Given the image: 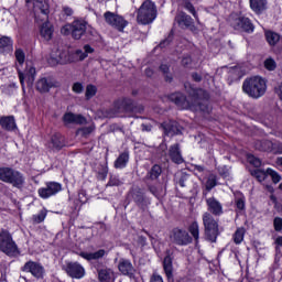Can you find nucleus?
<instances>
[{"label":"nucleus","mask_w":282,"mask_h":282,"mask_svg":"<svg viewBox=\"0 0 282 282\" xmlns=\"http://www.w3.org/2000/svg\"><path fill=\"white\" fill-rule=\"evenodd\" d=\"M118 270L123 274V276H129V279H133L135 276V267H133V263L128 259L121 258L119 260Z\"/></svg>","instance_id":"nucleus-16"},{"label":"nucleus","mask_w":282,"mask_h":282,"mask_svg":"<svg viewBox=\"0 0 282 282\" xmlns=\"http://www.w3.org/2000/svg\"><path fill=\"white\" fill-rule=\"evenodd\" d=\"M169 158L174 164H182L184 162V158H182V152L180 151V145L177 143L170 147Z\"/></svg>","instance_id":"nucleus-22"},{"label":"nucleus","mask_w":282,"mask_h":282,"mask_svg":"<svg viewBox=\"0 0 282 282\" xmlns=\"http://www.w3.org/2000/svg\"><path fill=\"white\" fill-rule=\"evenodd\" d=\"M158 19V7L151 0H145L137 11V23L150 25Z\"/></svg>","instance_id":"nucleus-3"},{"label":"nucleus","mask_w":282,"mask_h":282,"mask_svg":"<svg viewBox=\"0 0 282 282\" xmlns=\"http://www.w3.org/2000/svg\"><path fill=\"white\" fill-rule=\"evenodd\" d=\"M175 21L181 25V28H191V25H193V18L184 12H180L175 17Z\"/></svg>","instance_id":"nucleus-28"},{"label":"nucleus","mask_w":282,"mask_h":282,"mask_svg":"<svg viewBox=\"0 0 282 282\" xmlns=\"http://www.w3.org/2000/svg\"><path fill=\"white\" fill-rule=\"evenodd\" d=\"M35 87L40 94H47V91L54 87V84L52 80L43 77L36 82Z\"/></svg>","instance_id":"nucleus-25"},{"label":"nucleus","mask_w":282,"mask_h":282,"mask_svg":"<svg viewBox=\"0 0 282 282\" xmlns=\"http://www.w3.org/2000/svg\"><path fill=\"white\" fill-rule=\"evenodd\" d=\"M188 232L192 235L196 243H199V224L194 221L188 227Z\"/></svg>","instance_id":"nucleus-37"},{"label":"nucleus","mask_w":282,"mask_h":282,"mask_svg":"<svg viewBox=\"0 0 282 282\" xmlns=\"http://www.w3.org/2000/svg\"><path fill=\"white\" fill-rule=\"evenodd\" d=\"M0 126L4 131H14V129H17V122L12 116L1 117Z\"/></svg>","instance_id":"nucleus-27"},{"label":"nucleus","mask_w":282,"mask_h":282,"mask_svg":"<svg viewBox=\"0 0 282 282\" xmlns=\"http://www.w3.org/2000/svg\"><path fill=\"white\" fill-rule=\"evenodd\" d=\"M268 86L265 85V79L260 76H253L246 78L242 83V91L249 96V98H261L264 96Z\"/></svg>","instance_id":"nucleus-2"},{"label":"nucleus","mask_w":282,"mask_h":282,"mask_svg":"<svg viewBox=\"0 0 282 282\" xmlns=\"http://www.w3.org/2000/svg\"><path fill=\"white\" fill-rule=\"evenodd\" d=\"M265 41L271 46L274 47L279 41H281V35L274 31H265L264 32Z\"/></svg>","instance_id":"nucleus-32"},{"label":"nucleus","mask_w":282,"mask_h":282,"mask_svg":"<svg viewBox=\"0 0 282 282\" xmlns=\"http://www.w3.org/2000/svg\"><path fill=\"white\" fill-rule=\"evenodd\" d=\"M217 186V176L215 174H210L205 183L206 191H213Z\"/></svg>","instance_id":"nucleus-39"},{"label":"nucleus","mask_w":282,"mask_h":282,"mask_svg":"<svg viewBox=\"0 0 282 282\" xmlns=\"http://www.w3.org/2000/svg\"><path fill=\"white\" fill-rule=\"evenodd\" d=\"M94 129H96V127L94 126L84 127L82 129H78L77 133L78 135H84V138H87V135H90V133H94Z\"/></svg>","instance_id":"nucleus-46"},{"label":"nucleus","mask_w":282,"mask_h":282,"mask_svg":"<svg viewBox=\"0 0 282 282\" xmlns=\"http://www.w3.org/2000/svg\"><path fill=\"white\" fill-rule=\"evenodd\" d=\"M128 162H129V151H124L115 161V169H124Z\"/></svg>","instance_id":"nucleus-34"},{"label":"nucleus","mask_w":282,"mask_h":282,"mask_svg":"<svg viewBox=\"0 0 282 282\" xmlns=\"http://www.w3.org/2000/svg\"><path fill=\"white\" fill-rule=\"evenodd\" d=\"M63 191V185L58 182H47L44 187L37 191L40 197L42 199H50V197H54V195H58Z\"/></svg>","instance_id":"nucleus-11"},{"label":"nucleus","mask_w":282,"mask_h":282,"mask_svg":"<svg viewBox=\"0 0 282 282\" xmlns=\"http://www.w3.org/2000/svg\"><path fill=\"white\" fill-rule=\"evenodd\" d=\"M273 226H274V230L276 232H281L282 230V218L281 217H275L273 220Z\"/></svg>","instance_id":"nucleus-56"},{"label":"nucleus","mask_w":282,"mask_h":282,"mask_svg":"<svg viewBox=\"0 0 282 282\" xmlns=\"http://www.w3.org/2000/svg\"><path fill=\"white\" fill-rule=\"evenodd\" d=\"M0 252L8 257H18L19 254V246L12 239V234L6 229L0 231Z\"/></svg>","instance_id":"nucleus-5"},{"label":"nucleus","mask_w":282,"mask_h":282,"mask_svg":"<svg viewBox=\"0 0 282 282\" xmlns=\"http://www.w3.org/2000/svg\"><path fill=\"white\" fill-rule=\"evenodd\" d=\"M150 282H164V280H163L160 275L153 274V275L151 276Z\"/></svg>","instance_id":"nucleus-61"},{"label":"nucleus","mask_w":282,"mask_h":282,"mask_svg":"<svg viewBox=\"0 0 282 282\" xmlns=\"http://www.w3.org/2000/svg\"><path fill=\"white\" fill-rule=\"evenodd\" d=\"M274 243H275V250H279V248L282 247V236H279V237L275 239Z\"/></svg>","instance_id":"nucleus-62"},{"label":"nucleus","mask_w":282,"mask_h":282,"mask_svg":"<svg viewBox=\"0 0 282 282\" xmlns=\"http://www.w3.org/2000/svg\"><path fill=\"white\" fill-rule=\"evenodd\" d=\"M12 50V39L9 36L0 37V54H10Z\"/></svg>","instance_id":"nucleus-31"},{"label":"nucleus","mask_w":282,"mask_h":282,"mask_svg":"<svg viewBox=\"0 0 282 282\" xmlns=\"http://www.w3.org/2000/svg\"><path fill=\"white\" fill-rule=\"evenodd\" d=\"M63 12L66 17H72V14H74V10L69 7H63Z\"/></svg>","instance_id":"nucleus-60"},{"label":"nucleus","mask_w":282,"mask_h":282,"mask_svg":"<svg viewBox=\"0 0 282 282\" xmlns=\"http://www.w3.org/2000/svg\"><path fill=\"white\" fill-rule=\"evenodd\" d=\"M159 69L163 74L165 83H173V74L171 73V66H169L167 64H161Z\"/></svg>","instance_id":"nucleus-35"},{"label":"nucleus","mask_w":282,"mask_h":282,"mask_svg":"<svg viewBox=\"0 0 282 282\" xmlns=\"http://www.w3.org/2000/svg\"><path fill=\"white\" fill-rule=\"evenodd\" d=\"M229 23L234 30H238L239 32H246L247 34H252V32H254V24H252V21L242 14L231 13Z\"/></svg>","instance_id":"nucleus-7"},{"label":"nucleus","mask_w":282,"mask_h":282,"mask_svg":"<svg viewBox=\"0 0 282 282\" xmlns=\"http://www.w3.org/2000/svg\"><path fill=\"white\" fill-rule=\"evenodd\" d=\"M267 173H268V175H270L273 184H279V182H281V175H279V173H276V171H274L272 169H267Z\"/></svg>","instance_id":"nucleus-48"},{"label":"nucleus","mask_w":282,"mask_h":282,"mask_svg":"<svg viewBox=\"0 0 282 282\" xmlns=\"http://www.w3.org/2000/svg\"><path fill=\"white\" fill-rule=\"evenodd\" d=\"M45 217H47V212L43 209L39 214L34 215L32 219L34 224H43V221H45Z\"/></svg>","instance_id":"nucleus-42"},{"label":"nucleus","mask_w":282,"mask_h":282,"mask_svg":"<svg viewBox=\"0 0 282 282\" xmlns=\"http://www.w3.org/2000/svg\"><path fill=\"white\" fill-rule=\"evenodd\" d=\"M184 8H185V10H187V12H191V14H193V17L196 19V21L199 19L197 17V11L195 10V7L193 6V3H191V1H185Z\"/></svg>","instance_id":"nucleus-49"},{"label":"nucleus","mask_w":282,"mask_h":282,"mask_svg":"<svg viewBox=\"0 0 282 282\" xmlns=\"http://www.w3.org/2000/svg\"><path fill=\"white\" fill-rule=\"evenodd\" d=\"M264 67L269 72H274L276 69V62L272 57H269L264 61Z\"/></svg>","instance_id":"nucleus-47"},{"label":"nucleus","mask_w":282,"mask_h":282,"mask_svg":"<svg viewBox=\"0 0 282 282\" xmlns=\"http://www.w3.org/2000/svg\"><path fill=\"white\" fill-rule=\"evenodd\" d=\"M18 74L22 91L25 94V78L29 87H32V85H34V78L36 76V68H34V66H29L25 70V74H23V72L21 70H18Z\"/></svg>","instance_id":"nucleus-15"},{"label":"nucleus","mask_w":282,"mask_h":282,"mask_svg":"<svg viewBox=\"0 0 282 282\" xmlns=\"http://www.w3.org/2000/svg\"><path fill=\"white\" fill-rule=\"evenodd\" d=\"M243 235H246V229L238 228L234 235L235 243L237 245L241 243V241H243Z\"/></svg>","instance_id":"nucleus-41"},{"label":"nucleus","mask_w":282,"mask_h":282,"mask_svg":"<svg viewBox=\"0 0 282 282\" xmlns=\"http://www.w3.org/2000/svg\"><path fill=\"white\" fill-rule=\"evenodd\" d=\"M97 274L99 282H111L116 279V273L109 268L97 269Z\"/></svg>","instance_id":"nucleus-23"},{"label":"nucleus","mask_w":282,"mask_h":282,"mask_svg":"<svg viewBox=\"0 0 282 282\" xmlns=\"http://www.w3.org/2000/svg\"><path fill=\"white\" fill-rule=\"evenodd\" d=\"M0 181L12 184L15 188H23L25 184L23 174L12 167H0Z\"/></svg>","instance_id":"nucleus-4"},{"label":"nucleus","mask_w":282,"mask_h":282,"mask_svg":"<svg viewBox=\"0 0 282 282\" xmlns=\"http://www.w3.org/2000/svg\"><path fill=\"white\" fill-rule=\"evenodd\" d=\"M257 149H259L260 151H270V149H272V142L259 141Z\"/></svg>","instance_id":"nucleus-50"},{"label":"nucleus","mask_w":282,"mask_h":282,"mask_svg":"<svg viewBox=\"0 0 282 282\" xmlns=\"http://www.w3.org/2000/svg\"><path fill=\"white\" fill-rule=\"evenodd\" d=\"M22 272H29L34 279H43L45 276V268L41 262L28 261L22 268Z\"/></svg>","instance_id":"nucleus-12"},{"label":"nucleus","mask_w":282,"mask_h":282,"mask_svg":"<svg viewBox=\"0 0 282 282\" xmlns=\"http://www.w3.org/2000/svg\"><path fill=\"white\" fill-rule=\"evenodd\" d=\"M275 94L279 96L280 100H282V83L275 88Z\"/></svg>","instance_id":"nucleus-64"},{"label":"nucleus","mask_w":282,"mask_h":282,"mask_svg":"<svg viewBox=\"0 0 282 282\" xmlns=\"http://www.w3.org/2000/svg\"><path fill=\"white\" fill-rule=\"evenodd\" d=\"M186 98L182 93H173L169 100L174 102L178 109H191V111H208V93L202 88H191Z\"/></svg>","instance_id":"nucleus-1"},{"label":"nucleus","mask_w":282,"mask_h":282,"mask_svg":"<svg viewBox=\"0 0 282 282\" xmlns=\"http://www.w3.org/2000/svg\"><path fill=\"white\" fill-rule=\"evenodd\" d=\"M61 34H64V36H69V34L73 35V24H66L61 29Z\"/></svg>","instance_id":"nucleus-54"},{"label":"nucleus","mask_w":282,"mask_h":282,"mask_svg":"<svg viewBox=\"0 0 282 282\" xmlns=\"http://www.w3.org/2000/svg\"><path fill=\"white\" fill-rule=\"evenodd\" d=\"M206 204L209 214L214 215L215 217H220V215H224V206L221 203H219V200H217V198H206Z\"/></svg>","instance_id":"nucleus-19"},{"label":"nucleus","mask_w":282,"mask_h":282,"mask_svg":"<svg viewBox=\"0 0 282 282\" xmlns=\"http://www.w3.org/2000/svg\"><path fill=\"white\" fill-rule=\"evenodd\" d=\"M236 207L238 210H243L246 208V197L240 196L236 198Z\"/></svg>","instance_id":"nucleus-53"},{"label":"nucleus","mask_w":282,"mask_h":282,"mask_svg":"<svg viewBox=\"0 0 282 282\" xmlns=\"http://www.w3.org/2000/svg\"><path fill=\"white\" fill-rule=\"evenodd\" d=\"M105 254H107V251H105V249H99L96 252H79V257L86 259V261H98V259H102Z\"/></svg>","instance_id":"nucleus-26"},{"label":"nucleus","mask_w":282,"mask_h":282,"mask_svg":"<svg viewBox=\"0 0 282 282\" xmlns=\"http://www.w3.org/2000/svg\"><path fill=\"white\" fill-rule=\"evenodd\" d=\"M250 1V8L256 12V14H261L264 10L268 8V1L267 0H249Z\"/></svg>","instance_id":"nucleus-29"},{"label":"nucleus","mask_w":282,"mask_h":282,"mask_svg":"<svg viewBox=\"0 0 282 282\" xmlns=\"http://www.w3.org/2000/svg\"><path fill=\"white\" fill-rule=\"evenodd\" d=\"M73 24V39L75 41H80L85 34H87V23L83 20H75Z\"/></svg>","instance_id":"nucleus-17"},{"label":"nucleus","mask_w":282,"mask_h":282,"mask_svg":"<svg viewBox=\"0 0 282 282\" xmlns=\"http://www.w3.org/2000/svg\"><path fill=\"white\" fill-rule=\"evenodd\" d=\"M178 184H180V186H182V188H184L186 186H193V176H191L188 174H182L178 180Z\"/></svg>","instance_id":"nucleus-38"},{"label":"nucleus","mask_w":282,"mask_h":282,"mask_svg":"<svg viewBox=\"0 0 282 282\" xmlns=\"http://www.w3.org/2000/svg\"><path fill=\"white\" fill-rule=\"evenodd\" d=\"M165 129L169 131V133H172V135H180L183 128L177 121H171Z\"/></svg>","instance_id":"nucleus-36"},{"label":"nucleus","mask_w":282,"mask_h":282,"mask_svg":"<svg viewBox=\"0 0 282 282\" xmlns=\"http://www.w3.org/2000/svg\"><path fill=\"white\" fill-rule=\"evenodd\" d=\"M109 173V170L105 165H99L97 170V178L98 180H107V174Z\"/></svg>","instance_id":"nucleus-40"},{"label":"nucleus","mask_w":282,"mask_h":282,"mask_svg":"<svg viewBox=\"0 0 282 282\" xmlns=\"http://www.w3.org/2000/svg\"><path fill=\"white\" fill-rule=\"evenodd\" d=\"M163 268L166 274L167 281L173 282V259L171 256H166L163 260Z\"/></svg>","instance_id":"nucleus-30"},{"label":"nucleus","mask_w":282,"mask_h":282,"mask_svg":"<svg viewBox=\"0 0 282 282\" xmlns=\"http://www.w3.org/2000/svg\"><path fill=\"white\" fill-rule=\"evenodd\" d=\"M26 3H32V0H26ZM33 11L35 21H47L50 3H47V0H33Z\"/></svg>","instance_id":"nucleus-8"},{"label":"nucleus","mask_w":282,"mask_h":282,"mask_svg":"<svg viewBox=\"0 0 282 282\" xmlns=\"http://www.w3.org/2000/svg\"><path fill=\"white\" fill-rule=\"evenodd\" d=\"M249 164H252L256 166V169H259L261 166V160L259 158H256L254 155L248 156Z\"/></svg>","instance_id":"nucleus-55"},{"label":"nucleus","mask_w":282,"mask_h":282,"mask_svg":"<svg viewBox=\"0 0 282 282\" xmlns=\"http://www.w3.org/2000/svg\"><path fill=\"white\" fill-rule=\"evenodd\" d=\"M128 195L141 210H147V208H149L150 203L147 197H144V193L140 187H132Z\"/></svg>","instance_id":"nucleus-13"},{"label":"nucleus","mask_w":282,"mask_h":282,"mask_svg":"<svg viewBox=\"0 0 282 282\" xmlns=\"http://www.w3.org/2000/svg\"><path fill=\"white\" fill-rule=\"evenodd\" d=\"M172 41H173V35H169L167 39L163 40L160 43V47H166V45H171Z\"/></svg>","instance_id":"nucleus-59"},{"label":"nucleus","mask_w":282,"mask_h":282,"mask_svg":"<svg viewBox=\"0 0 282 282\" xmlns=\"http://www.w3.org/2000/svg\"><path fill=\"white\" fill-rule=\"evenodd\" d=\"M94 53V48L89 45L86 44L83 50H77L75 51V58L76 61H85L87 58L88 54Z\"/></svg>","instance_id":"nucleus-33"},{"label":"nucleus","mask_w":282,"mask_h":282,"mask_svg":"<svg viewBox=\"0 0 282 282\" xmlns=\"http://www.w3.org/2000/svg\"><path fill=\"white\" fill-rule=\"evenodd\" d=\"M97 91H98V88H96V86H94V85H88V86L86 87V94H85L86 99H87V100H90V98H94V96L97 94Z\"/></svg>","instance_id":"nucleus-45"},{"label":"nucleus","mask_w":282,"mask_h":282,"mask_svg":"<svg viewBox=\"0 0 282 282\" xmlns=\"http://www.w3.org/2000/svg\"><path fill=\"white\" fill-rule=\"evenodd\" d=\"M203 225L206 239L215 243L219 237V223L213 217V214L206 212L203 214Z\"/></svg>","instance_id":"nucleus-6"},{"label":"nucleus","mask_w":282,"mask_h":282,"mask_svg":"<svg viewBox=\"0 0 282 282\" xmlns=\"http://www.w3.org/2000/svg\"><path fill=\"white\" fill-rule=\"evenodd\" d=\"M105 21L108 23V25H111L112 28H116L119 30V32H122L124 28H127V20L122 18V15H118L113 12L107 11L105 14Z\"/></svg>","instance_id":"nucleus-14"},{"label":"nucleus","mask_w":282,"mask_h":282,"mask_svg":"<svg viewBox=\"0 0 282 282\" xmlns=\"http://www.w3.org/2000/svg\"><path fill=\"white\" fill-rule=\"evenodd\" d=\"M170 239L172 243H175L176 246H188L193 243V237H191L188 231L178 227L172 229Z\"/></svg>","instance_id":"nucleus-10"},{"label":"nucleus","mask_w":282,"mask_h":282,"mask_svg":"<svg viewBox=\"0 0 282 282\" xmlns=\"http://www.w3.org/2000/svg\"><path fill=\"white\" fill-rule=\"evenodd\" d=\"M66 273L68 276H72V279H83V276H85V268L78 262H68Z\"/></svg>","instance_id":"nucleus-18"},{"label":"nucleus","mask_w":282,"mask_h":282,"mask_svg":"<svg viewBox=\"0 0 282 282\" xmlns=\"http://www.w3.org/2000/svg\"><path fill=\"white\" fill-rule=\"evenodd\" d=\"M15 58L19 65H23L25 63V53L23 52V50L21 48L15 50Z\"/></svg>","instance_id":"nucleus-51"},{"label":"nucleus","mask_w":282,"mask_h":282,"mask_svg":"<svg viewBox=\"0 0 282 282\" xmlns=\"http://www.w3.org/2000/svg\"><path fill=\"white\" fill-rule=\"evenodd\" d=\"M65 124H86L87 119L83 115H75L74 112H66L63 116Z\"/></svg>","instance_id":"nucleus-20"},{"label":"nucleus","mask_w":282,"mask_h":282,"mask_svg":"<svg viewBox=\"0 0 282 282\" xmlns=\"http://www.w3.org/2000/svg\"><path fill=\"white\" fill-rule=\"evenodd\" d=\"M253 175L258 180V182H265V178L268 177V170H256L253 172Z\"/></svg>","instance_id":"nucleus-44"},{"label":"nucleus","mask_w":282,"mask_h":282,"mask_svg":"<svg viewBox=\"0 0 282 282\" xmlns=\"http://www.w3.org/2000/svg\"><path fill=\"white\" fill-rule=\"evenodd\" d=\"M40 35L44 41H52V36H54V25L50 22H44L40 28Z\"/></svg>","instance_id":"nucleus-24"},{"label":"nucleus","mask_w":282,"mask_h":282,"mask_svg":"<svg viewBox=\"0 0 282 282\" xmlns=\"http://www.w3.org/2000/svg\"><path fill=\"white\" fill-rule=\"evenodd\" d=\"M192 78L193 80H195V83H202V75H199L198 73H193Z\"/></svg>","instance_id":"nucleus-63"},{"label":"nucleus","mask_w":282,"mask_h":282,"mask_svg":"<svg viewBox=\"0 0 282 282\" xmlns=\"http://www.w3.org/2000/svg\"><path fill=\"white\" fill-rule=\"evenodd\" d=\"M83 84H80V83H75L74 85H73V91L75 93V94H83Z\"/></svg>","instance_id":"nucleus-58"},{"label":"nucleus","mask_w":282,"mask_h":282,"mask_svg":"<svg viewBox=\"0 0 282 282\" xmlns=\"http://www.w3.org/2000/svg\"><path fill=\"white\" fill-rule=\"evenodd\" d=\"M123 111H131L133 109V101L131 99H123L120 102Z\"/></svg>","instance_id":"nucleus-52"},{"label":"nucleus","mask_w":282,"mask_h":282,"mask_svg":"<svg viewBox=\"0 0 282 282\" xmlns=\"http://www.w3.org/2000/svg\"><path fill=\"white\" fill-rule=\"evenodd\" d=\"M65 147V137L61 133H55L52 135L51 141L48 142V149L52 151H61Z\"/></svg>","instance_id":"nucleus-21"},{"label":"nucleus","mask_w":282,"mask_h":282,"mask_svg":"<svg viewBox=\"0 0 282 282\" xmlns=\"http://www.w3.org/2000/svg\"><path fill=\"white\" fill-rule=\"evenodd\" d=\"M107 186H122V181L116 176H111Z\"/></svg>","instance_id":"nucleus-57"},{"label":"nucleus","mask_w":282,"mask_h":282,"mask_svg":"<svg viewBox=\"0 0 282 282\" xmlns=\"http://www.w3.org/2000/svg\"><path fill=\"white\" fill-rule=\"evenodd\" d=\"M51 61L53 65H67V63H74L75 58L72 53H69V50L64 47H58L55 51H52L51 53Z\"/></svg>","instance_id":"nucleus-9"},{"label":"nucleus","mask_w":282,"mask_h":282,"mask_svg":"<svg viewBox=\"0 0 282 282\" xmlns=\"http://www.w3.org/2000/svg\"><path fill=\"white\" fill-rule=\"evenodd\" d=\"M162 175V167L160 165H153L150 171V177L151 180H158Z\"/></svg>","instance_id":"nucleus-43"}]
</instances>
